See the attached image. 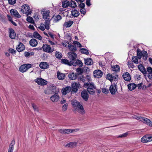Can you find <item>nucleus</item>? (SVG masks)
<instances>
[{
    "label": "nucleus",
    "mask_w": 152,
    "mask_h": 152,
    "mask_svg": "<svg viewBox=\"0 0 152 152\" xmlns=\"http://www.w3.org/2000/svg\"><path fill=\"white\" fill-rule=\"evenodd\" d=\"M68 55V57L71 62H72L76 58L77 55L75 53L73 52H69Z\"/></svg>",
    "instance_id": "obj_13"
},
{
    "label": "nucleus",
    "mask_w": 152,
    "mask_h": 152,
    "mask_svg": "<svg viewBox=\"0 0 152 152\" xmlns=\"http://www.w3.org/2000/svg\"><path fill=\"white\" fill-rule=\"evenodd\" d=\"M141 141L143 143L147 142L152 141V135H145L141 138Z\"/></svg>",
    "instance_id": "obj_6"
},
{
    "label": "nucleus",
    "mask_w": 152,
    "mask_h": 152,
    "mask_svg": "<svg viewBox=\"0 0 152 152\" xmlns=\"http://www.w3.org/2000/svg\"><path fill=\"white\" fill-rule=\"evenodd\" d=\"M80 12L81 14H83V15L85 14L86 13V10L84 8H80Z\"/></svg>",
    "instance_id": "obj_59"
},
{
    "label": "nucleus",
    "mask_w": 152,
    "mask_h": 152,
    "mask_svg": "<svg viewBox=\"0 0 152 152\" xmlns=\"http://www.w3.org/2000/svg\"><path fill=\"white\" fill-rule=\"evenodd\" d=\"M70 144L71 148H73L77 146V143L76 142H70Z\"/></svg>",
    "instance_id": "obj_51"
},
{
    "label": "nucleus",
    "mask_w": 152,
    "mask_h": 152,
    "mask_svg": "<svg viewBox=\"0 0 152 152\" xmlns=\"http://www.w3.org/2000/svg\"><path fill=\"white\" fill-rule=\"evenodd\" d=\"M91 89L90 88H87V91L89 93L93 95L95 93V89Z\"/></svg>",
    "instance_id": "obj_42"
},
{
    "label": "nucleus",
    "mask_w": 152,
    "mask_h": 152,
    "mask_svg": "<svg viewBox=\"0 0 152 152\" xmlns=\"http://www.w3.org/2000/svg\"><path fill=\"white\" fill-rule=\"evenodd\" d=\"M123 77L124 79L127 81H129L131 80L130 75L128 72H126L124 74Z\"/></svg>",
    "instance_id": "obj_21"
},
{
    "label": "nucleus",
    "mask_w": 152,
    "mask_h": 152,
    "mask_svg": "<svg viewBox=\"0 0 152 152\" xmlns=\"http://www.w3.org/2000/svg\"><path fill=\"white\" fill-rule=\"evenodd\" d=\"M69 4V1L67 0H65L62 2V7L64 8L68 7Z\"/></svg>",
    "instance_id": "obj_37"
},
{
    "label": "nucleus",
    "mask_w": 152,
    "mask_h": 152,
    "mask_svg": "<svg viewBox=\"0 0 152 152\" xmlns=\"http://www.w3.org/2000/svg\"><path fill=\"white\" fill-rule=\"evenodd\" d=\"M57 75L58 79L60 80H62L64 79L65 78V74L61 73L59 72H57Z\"/></svg>",
    "instance_id": "obj_27"
},
{
    "label": "nucleus",
    "mask_w": 152,
    "mask_h": 152,
    "mask_svg": "<svg viewBox=\"0 0 152 152\" xmlns=\"http://www.w3.org/2000/svg\"><path fill=\"white\" fill-rule=\"evenodd\" d=\"M33 36L35 38L39 40L42 39L41 36L36 31H35L34 32Z\"/></svg>",
    "instance_id": "obj_33"
},
{
    "label": "nucleus",
    "mask_w": 152,
    "mask_h": 152,
    "mask_svg": "<svg viewBox=\"0 0 152 152\" xmlns=\"http://www.w3.org/2000/svg\"><path fill=\"white\" fill-rule=\"evenodd\" d=\"M147 70L148 73V76L149 78L150 79H152V68L150 66L148 67Z\"/></svg>",
    "instance_id": "obj_25"
},
{
    "label": "nucleus",
    "mask_w": 152,
    "mask_h": 152,
    "mask_svg": "<svg viewBox=\"0 0 152 152\" xmlns=\"http://www.w3.org/2000/svg\"><path fill=\"white\" fill-rule=\"evenodd\" d=\"M70 6L71 7L74 8L76 7V3L74 1H72L71 4L69 3Z\"/></svg>",
    "instance_id": "obj_55"
},
{
    "label": "nucleus",
    "mask_w": 152,
    "mask_h": 152,
    "mask_svg": "<svg viewBox=\"0 0 152 152\" xmlns=\"http://www.w3.org/2000/svg\"><path fill=\"white\" fill-rule=\"evenodd\" d=\"M70 44H69V42H66L63 43V45L65 47H69Z\"/></svg>",
    "instance_id": "obj_58"
},
{
    "label": "nucleus",
    "mask_w": 152,
    "mask_h": 152,
    "mask_svg": "<svg viewBox=\"0 0 152 152\" xmlns=\"http://www.w3.org/2000/svg\"><path fill=\"white\" fill-rule=\"evenodd\" d=\"M29 43L30 45L32 47H35L38 44L37 41L34 39H31Z\"/></svg>",
    "instance_id": "obj_24"
},
{
    "label": "nucleus",
    "mask_w": 152,
    "mask_h": 152,
    "mask_svg": "<svg viewBox=\"0 0 152 152\" xmlns=\"http://www.w3.org/2000/svg\"><path fill=\"white\" fill-rule=\"evenodd\" d=\"M80 51L81 53L85 54L86 55L89 54L88 51L86 49L84 48H81L80 49Z\"/></svg>",
    "instance_id": "obj_46"
},
{
    "label": "nucleus",
    "mask_w": 152,
    "mask_h": 152,
    "mask_svg": "<svg viewBox=\"0 0 152 152\" xmlns=\"http://www.w3.org/2000/svg\"><path fill=\"white\" fill-rule=\"evenodd\" d=\"M29 10L30 8L29 6L28 5L25 4L21 7L20 12L28 15L30 14V12Z\"/></svg>",
    "instance_id": "obj_5"
},
{
    "label": "nucleus",
    "mask_w": 152,
    "mask_h": 152,
    "mask_svg": "<svg viewBox=\"0 0 152 152\" xmlns=\"http://www.w3.org/2000/svg\"><path fill=\"white\" fill-rule=\"evenodd\" d=\"M73 44L76 45L77 47H82L81 45L78 42L76 41L73 42Z\"/></svg>",
    "instance_id": "obj_56"
},
{
    "label": "nucleus",
    "mask_w": 152,
    "mask_h": 152,
    "mask_svg": "<svg viewBox=\"0 0 152 152\" xmlns=\"http://www.w3.org/2000/svg\"><path fill=\"white\" fill-rule=\"evenodd\" d=\"M93 74L95 77L99 78L102 77L103 73L101 70L98 69L94 71Z\"/></svg>",
    "instance_id": "obj_11"
},
{
    "label": "nucleus",
    "mask_w": 152,
    "mask_h": 152,
    "mask_svg": "<svg viewBox=\"0 0 152 152\" xmlns=\"http://www.w3.org/2000/svg\"><path fill=\"white\" fill-rule=\"evenodd\" d=\"M107 79L110 81H112V78L111 74H108L107 75L106 77Z\"/></svg>",
    "instance_id": "obj_57"
},
{
    "label": "nucleus",
    "mask_w": 152,
    "mask_h": 152,
    "mask_svg": "<svg viewBox=\"0 0 152 152\" xmlns=\"http://www.w3.org/2000/svg\"><path fill=\"white\" fill-rule=\"evenodd\" d=\"M34 54V53L33 52H25L24 53L25 56L26 57H28L30 56H33Z\"/></svg>",
    "instance_id": "obj_49"
},
{
    "label": "nucleus",
    "mask_w": 152,
    "mask_h": 152,
    "mask_svg": "<svg viewBox=\"0 0 152 152\" xmlns=\"http://www.w3.org/2000/svg\"><path fill=\"white\" fill-rule=\"evenodd\" d=\"M35 82L38 85L41 86H44L46 85L47 82L45 80L41 78H38L35 80Z\"/></svg>",
    "instance_id": "obj_10"
},
{
    "label": "nucleus",
    "mask_w": 152,
    "mask_h": 152,
    "mask_svg": "<svg viewBox=\"0 0 152 152\" xmlns=\"http://www.w3.org/2000/svg\"><path fill=\"white\" fill-rule=\"evenodd\" d=\"M85 87H88V88L91 89H96V87L94 86V83L93 82H89V83H85L84 84Z\"/></svg>",
    "instance_id": "obj_20"
},
{
    "label": "nucleus",
    "mask_w": 152,
    "mask_h": 152,
    "mask_svg": "<svg viewBox=\"0 0 152 152\" xmlns=\"http://www.w3.org/2000/svg\"><path fill=\"white\" fill-rule=\"evenodd\" d=\"M72 65L74 66H78L79 67H81L83 65V63L81 61L79 60H76L75 59L72 62L71 65Z\"/></svg>",
    "instance_id": "obj_14"
},
{
    "label": "nucleus",
    "mask_w": 152,
    "mask_h": 152,
    "mask_svg": "<svg viewBox=\"0 0 152 152\" xmlns=\"http://www.w3.org/2000/svg\"><path fill=\"white\" fill-rule=\"evenodd\" d=\"M26 20L27 21L31 23H32L33 21V20L32 18L31 17H28L26 19Z\"/></svg>",
    "instance_id": "obj_54"
},
{
    "label": "nucleus",
    "mask_w": 152,
    "mask_h": 152,
    "mask_svg": "<svg viewBox=\"0 0 152 152\" xmlns=\"http://www.w3.org/2000/svg\"><path fill=\"white\" fill-rule=\"evenodd\" d=\"M61 19V17L59 15H57L54 17V22L56 23L59 21Z\"/></svg>",
    "instance_id": "obj_39"
},
{
    "label": "nucleus",
    "mask_w": 152,
    "mask_h": 152,
    "mask_svg": "<svg viewBox=\"0 0 152 152\" xmlns=\"http://www.w3.org/2000/svg\"><path fill=\"white\" fill-rule=\"evenodd\" d=\"M82 2H80V3L79 4V7L80 8H84L85 6L84 3Z\"/></svg>",
    "instance_id": "obj_63"
},
{
    "label": "nucleus",
    "mask_w": 152,
    "mask_h": 152,
    "mask_svg": "<svg viewBox=\"0 0 152 152\" xmlns=\"http://www.w3.org/2000/svg\"><path fill=\"white\" fill-rule=\"evenodd\" d=\"M71 104L75 111L82 115L85 113L86 111L83 106L77 100H72Z\"/></svg>",
    "instance_id": "obj_1"
},
{
    "label": "nucleus",
    "mask_w": 152,
    "mask_h": 152,
    "mask_svg": "<svg viewBox=\"0 0 152 152\" xmlns=\"http://www.w3.org/2000/svg\"><path fill=\"white\" fill-rule=\"evenodd\" d=\"M50 20H46L45 23V26L46 28L48 30L50 28L49 27Z\"/></svg>",
    "instance_id": "obj_40"
},
{
    "label": "nucleus",
    "mask_w": 152,
    "mask_h": 152,
    "mask_svg": "<svg viewBox=\"0 0 152 152\" xmlns=\"http://www.w3.org/2000/svg\"><path fill=\"white\" fill-rule=\"evenodd\" d=\"M112 66V70L114 71H115L116 72H118L120 70V67L119 66L117 65H116L115 66Z\"/></svg>",
    "instance_id": "obj_38"
},
{
    "label": "nucleus",
    "mask_w": 152,
    "mask_h": 152,
    "mask_svg": "<svg viewBox=\"0 0 152 152\" xmlns=\"http://www.w3.org/2000/svg\"><path fill=\"white\" fill-rule=\"evenodd\" d=\"M32 106L33 108L34 109V110L35 111H38L37 107V106H36V105H35L34 104H32Z\"/></svg>",
    "instance_id": "obj_64"
},
{
    "label": "nucleus",
    "mask_w": 152,
    "mask_h": 152,
    "mask_svg": "<svg viewBox=\"0 0 152 152\" xmlns=\"http://www.w3.org/2000/svg\"><path fill=\"white\" fill-rule=\"evenodd\" d=\"M68 104H64L62 107V110L64 111H65L67 109Z\"/></svg>",
    "instance_id": "obj_53"
},
{
    "label": "nucleus",
    "mask_w": 152,
    "mask_h": 152,
    "mask_svg": "<svg viewBox=\"0 0 152 152\" xmlns=\"http://www.w3.org/2000/svg\"><path fill=\"white\" fill-rule=\"evenodd\" d=\"M138 57L139 59H140L142 57H143V59L144 60H146L148 57V54L147 52L143 51H141L139 49H138L137 50Z\"/></svg>",
    "instance_id": "obj_3"
},
{
    "label": "nucleus",
    "mask_w": 152,
    "mask_h": 152,
    "mask_svg": "<svg viewBox=\"0 0 152 152\" xmlns=\"http://www.w3.org/2000/svg\"><path fill=\"white\" fill-rule=\"evenodd\" d=\"M25 48L24 45L22 43L20 42L16 49L18 52H21Z\"/></svg>",
    "instance_id": "obj_23"
},
{
    "label": "nucleus",
    "mask_w": 152,
    "mask_h": 152,
    "mask_svg": "<svg viewBox=\"0 0 152 152\" xmlns=\"http://www.w3.org/2000/svg\"><path fill=\"white\" fill-rule=\"evenodd\" d=\"M77 76L76 74L74 72L70 73L69 75V79L71 80H75L77 78Z\"/></svg>",
    "instance_id": "obj_30"
},
{
    "label": "nucleus",
    "mask_w": 152,
    "mask_h": 152,
    "mask_svg": "<svg viewBox=\"0 0 152 152\" xmlns=\"http://www.w3.org/2000/svg\"><path fill=\"white\" fill-rule=\"evenodd\" d=\"M61 62L63 64H67L68 65L71 66V63L70 61H69V60L66 59H62L61 60Z\"/></svg>",
    "instance_id": "obj_32"
},
{
    "label": "nucleus",
    "mask_w": 152,
    "mask_h": 152,
    "mask_svg": "<svg viewBox=\"0 0 152 152\" xmlns=\"http://www.w3.org/2000/svg\"><path fill=\"white\" fill-rule=\"evenodd\" d=\"M10 13L11 15L18 18H20L21 17L20 15L16 10L11 9L10 10Z\"/></svg>",
    "instance_id": "obj_18"
},
{
    "label": "nucleus",
    "mask_w": 152,
    "mask_h": 152,
    "mask_svg": "<svg viewBox=\"0 0 152 152\" xmlns=\"http://www.w3.org/2000/svg\"><path fill=\"white\" fill-rule=\"evenodd\" d=\"M48 64L46 62H42L39 64V66L41 69H45L48 67Z\"/></svg>",
    "instance_id": "obj_26"
},
{
    "label": "nucleus",
    "mask_w": 152,
    "mask_h": 152,
    "mask_svg": "<svg viewBox=\"0 0 152 152\" xmlns=\"http://www.w3.org/2000/svg\"><path fill=\"white\" fill-rule=\"evenodd\" d=\"M50 90H51L52 92L55 93H57L58 91V89L54 86H51L50 88Z\"/></svg>",
    "instance_id": "obj_36"
},
{
    "label": "nucleus",
    "mask_w": 152,
    "mask_h": 152,
    "mask_svg": "<svg viewBox=\"0 0 152 152\" xmlns=\"http://www.w3.org/2000/svg\"><path fill=\"white\" fill-rule=\"evenodd\" d=\"M132 117L134 119L140 121L152 127V121L147 118L136 115H133Z\"/></svg>",
    "instance_id": "obj_2"
},
{
    "label": "nucleus",
    "mask_w": 152,
    "mask_h": 152,
    "mask_svg": "<svg viewBox=\"0 0 152 152\" xmlns=\"http://www.w3.org/2000/svg\"><path fill=\"white\" fill-rule=\"evenodd\" d=\"M99 65L102 67L104 66L106 64L104 62L101 61H99Z\"/></svg>",
    "instance_id": "obj_61"
},
{
    "label": "nucleus",
    "mask_w": 152,
    "mask_h": 152,
    "mask_svg": "<svg viewBox=\"0 0 152 152\" xmlns=\"http://www.w3.org/2000/svg\"><path fill=\"white\" fill-rule=\"evenodd\" d=\"M80 85L78 82H74L72 83L71 89L74 92H76L79 88Z\"/></svg>",
    "instance_id": "obj_9"
},
{
    "label": "nucleus",
    "mask_w": 152,
    "mask_h": 152,
    "mask_svg": "<svg viewBox=\"0 0 152 152\" xmlns=\"http://www.w3.org/2000/svg\"><path fill=\"white\" fill-rule=\"evenodd\" d=\"M132 60L136 64H138V61L137 57V56H133L132 58Z\"/></svg>",
    "instance_id": "obj_50"
},
{
    "label": "nucleus",
    "mask_w": 152,
    "mask_h": 152,
    "mask_svg": "<svg viewBox=\"0 0 152 152\" xmlns=\"http://www.w3.org/2000/svg\"><path fill=\"white\" fill-rule=\"evenodd\" d=\"M81 96L85 101H87L88 100V94L87 91L86 90H83L82 92Z\"/></svg>",
    "instance_id": "obj_15"
},
{
    "label": "nucleus",
    "mask_w": 152,
    "mask_h": 152,
    "mask_svg": "<svg viewBox=\"0 0 152 152\" xmlns=\"http://www.w3.org/2000/svg\"><path fill=\"white\" fill-rule=\"evenodd\" d=\"M31 64H23L20 66L19 69L20 72H24L31 68Z\"/></svg>",
    "instance_id": "obj_8"
},
{
    "label": "nucleus",
    "mask_w": 152,
    "mask_h": 152,
    "mask_svg": "<svg viewBox=\"0 0 152 152\" xmlns=\"http://www.w3.org/2000/svg\"><path fill=\"white\" fill-rule=\"evenodd\" d=\"M112 81L113 80H115L118 78V76L115 74H111Z\"/></svg>",
    "instance_id": "obj_48"
},
{
    "label": "nucleus",
    "mask_w": 152,
    "mask_h": 152,
    "mask_svg": "<svg viewBox=\"0 0 152 152\" xmlns=\"http://www.w3.org/2000/svg\"><path fill=\"white\" fill-rule=\"evenodd\" d=\"M137 86L136 84L134 83H132L129 84L128 85V89L130 91H132L135 89Z\"/></svg>",
    "instance_id": "obj_29"
},
{
    "label": "nucleus",
    "mask_w": 152,
    "mask_h": 152,
    "mask_svg": "<svg viewBox=\"0 0 152 152\" xmlns=\"http://www.w3.org/2000/svg\"><path fill=\"white\" fill-rule=\"evenodd\" d=\"M73 22L72 21L69 20L64 23V26L66 27H69L73 24Z\"/></svg>",
    "instance_id": "obj_31"
},
{
    "label": "nucleus",
    "mask_w": 152,
    "mask_h": 152,
    "mask_svg": "<svg viewBox=\"0 0 152 152\" xmlns=\"http://www.w3.org/2000/svg\"><path fill=\"white\" fill-rule=\"evenodd\" d=\"M16 34L14 30L12 29H10V38L14 39L15 38Z\"/></svg>",
    "instance_id": "obj_35"
},
{
    "label": "nucleus",
    "mask_w": 152,
    "mask_h": 152,
    "mask_svg": "<svg viewBox=\"0 0 152 152\" xmlns=\"http://www.w3.org/2000/svg\"><path fill=\"white\" fill-rule=\"evenodd\" d=\"M138 68L140 70L144 75L147 74V71L144 67V66L142 64H140L138 66Z\"/></svg>",
    "instance_id": "obj_22"
},
{
    "label": "nucleus",
    "mask_w": 152,
    "mask_h": 152,
    "mask_svg": "<svg viewBox=\"0 0 152 152\" xmlns=\"http://www.w3.org/2000/svg\"><path fill=\"white\" fill-rule=\"evenodd\" d=\"M109 90L111 94H115L117 91V85L115 84L111 85L110 87Z\"/></svg>",
    "instance_id": "obj_16"
},
{
    "label": "nucleus",
    "mask_w": 152,
    "mask_h": 152,
    "mask_svg": "<svg viewBox=\"0 0 152 152\" xmlns=\"http://www.w3.org/2000/svg\"><path fill=\"white\" fill-rule=\"evenodd\" d=\"M55 56L56 57L58 58H61L62 57V54L59 52L56 51L55 53Z\"/></svg>",
    "instance_id": "obj_44"
},
{
    "label": "nucleus",
    "mask_w": 152,
    "mask_h": 152,
    "mask_svg": "<svg viewBox=\"0 0 152 152\" xmlns=\"http://www.w3.org/2000/svg\"><path fill=\"white\" fill-rule=\"evenodd\" d=\"M85 63L86 64L90 65L93 64V61L91 58H88L87 59H85Z\"/></svg>",
    "instance_id": "obj_28"
},
{
    "label": "nucleus",
    "mask_w": 152,
    "mask_h": 152,
    "mask_svg": "<svg viewBox=\"0 0 152 152\" xmlns=\"http://www.w3.org/2000/svg\"><path fill=\"white\" fill-rule=\"evenodd\" d=\"M71 90V88L70 86H67L64 88H63L62 90V93L64 95H66L67 94L70 92Z\"/></svg>",
    "instance_id": "obj_19"
},
{
    "label": "nucleus",
    "mask_w": 152,
    "mask_h": 152,
    "mask_svg": "<svg viewBox=\"0 0 152 152\" xmlns=\"http://www.w3.org/2000/svg\"><path fill=\"white\" fill-rule=\"evenodd\" d=\"M72 15L74 17L78 16L79 15V11L77 10H74L71 11Z\"/></svg>",
    "instance_id": "obj_34"
},
{
    "label": "nucleus",
    "mask_w": 152,
    "mask_h": 152,
    "mask_svg": "<svg viewBox=\"0 0 152 152\" xmlns=\"http://www.w3.org/2000/svg\"><path fill=\"white\" fill-rule=\"evenodd\" d=\"M75 129H65L64 131L65 132V134H69L70 133L74 132H75Z\"/></svg>",
    "instance_id": "obj_43"
},
{
    "label": "nucleus",
    "mask_w": 152,
    "mask_h": 152,
    "mask_svg": "<svg viewBox=\"0 0 152 152\" xmlns=\"http://www.w3.org/2000/svg\"><path fill=\"white\" fill-rule=\"evenodd\" d=\"M42 48L43 51L48 53H51L54 51V48H51L49 45L46 44L43 45Z\"/></svg>",
    "instance_id": "obj_4"
},
{
    "label": "nucleus",
    "mask_w": 152,
    "mask_h": 152,
    "mask_svg": "<svg viewBox=\"0 0 152 152\" xmlns=\"http://www.w3.org/2000/svg\"><path fill=\"white\" fill-rule=\"evenodd\" d=\"M128 133L127 132H126L125 133L122 134L121 135L119 136L118 137H125L127 135Z\"/></svg>",
    "instance_id": "obj_60"
},
{
    "label": "nucleus",
    "mask_w": 152,
    "mask_h": 152,
    "mask_svg": "<svg viewBox=\"0 0 152 152\" xmlns=\"http://www.w3.org/2000/svg\"><path fill=\"white\" fill-rule=\"evenodd\" d=\"M15 140H12L10 144V146L11 145V147H10V152H13V151L14 146L15 144Z\"/></svg>",
    "instance_id": "obj_41"
},
{
    "label": "nucleus",
    "mask_w": 152,
    "mask_h": 152,
    "mask_svg": "<svg viewBox=\"0 0 152 152\" xmlns=\"http://www.w3.org/2000/svg\"><path fill=\"white\" fill-rule=\"evenodd\" d=\"M41 30L43 31L46 28L44 24H41L40 26L38 27Z\"/></svg>",
    "instance_id": "obj_52"
},
{
    "label": "nucleus",
    "mask_w": 152,
    "mask_h": 152,
    "mask_svg": "<svg viewBox=\"0 0 152 152\" xmlns=\"http://www.w3.org/2000/svg\"><path fill=\"white\" fill-rule=\"evenodd\" d=\"M76 71L78 74L81 75L83 72V70L82 69L78 68L76 69Z\"/></svg>",
    "instance_id": "obj_47"
},
{
    "label": "nucleus",
    "mask_w": 152,
    "mask_h": 152,
    "mask_svg": "<svg viewBox=\"0 0 152 152\" xmlns=\"http://www.w3.org/2000/svg\"><path fill=\"white\" fill-rule=\"evenodd\" d=\"M69 48V50L72 51H75L77 50L76 48L74 45H72L71 44L70 45Z\"/></svg>",
    "instance_id": "obj_45"
},
{
    "label": "nucleus",
    "mask_w": 152,
    "mask_h": 152,
    "mask_svg": "<svg viewBox=\"0 0 152 152\" xmlns=\"http://www.w3.org/2000/svg\"><path fill=\"white\" fill-rule=\"evenodd\" d=\"M102 91L103 93H104L106 94L108 93V90L105 88H102Z\"/></svg>",
    "instance_id": "obj_62"
},
{
    "label": "nucleus",
    "mask_w": 152,
    "mask_h": 152,
    "mask_svg": "<svg viewBox=\"0 0 152 152\" xmlns=\"http://www.w3.org/2000/svg\"><path fill=\"white\" fill-rule=\"evenodd\" d=\"M41 13L44 19L49 20L50 11L49 10L44 9L42 10Z\"/></svg>",
    "instance_id": "obj_7"
},
{
    "label": "nucleus",
    "mask_w": 152,
    "mask_h": 152,
    "mask_svg": "<svg viewBox=\"0 0 152 152\" xmlns=\"http://www.w3.org/2000/svg\"><path fill=\"white\" fill-rule=\"evenodd\" d=\"M79 78L80 81L84 83L86 81H88L89 83L91 81V77L89 75H87L86 76L81 75L80 76Z\"/></svg>",
    "instance_id": "obj_12"
},
{
    "label": "nucleus",
    "mask_w": 152,
    "mask_h": 152,
    "mask_svg": "<svg viewBox=\"0 0 152 152\" xmlns=\"http://www.w3.org/2000/svg\"><path fill=\"white\" fill-rule=\"evenodd\" d=\"M51 101L53 102H57L59 99V96L57 93H55L50 97Z\"/></svg>",
    "instance_id": "obj_17"
}]
</instances>
